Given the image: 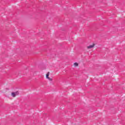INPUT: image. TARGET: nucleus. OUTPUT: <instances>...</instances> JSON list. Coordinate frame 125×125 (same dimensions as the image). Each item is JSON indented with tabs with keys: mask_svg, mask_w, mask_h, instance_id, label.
<instances>
[{
	"mask_svg": "<svg viewBox=\"0 0 125 125\" xmlns=\"http://www.w3.org/2000/svg\"><path fill=\"white\" fill-rule=\"evenodd\" d=\"M94 45H95V44H93V45L88 46L87 48L88 49H90V48H93V47H94Z\"/></svg>",
	"mask_w": 125,
	"mask_h": 125,
	"instance_id": "1",
	"label": "nucleus"
},
{
	"mask_svg": "<svg viewBox=\"0 0 125 125\" xmlns=\"http://www.w3.org/2000/svg\"><path fill=\"white\" fill-rule=\"evenodd\" d=\"M49 72H48L46 75V79H48L49 78Z\"/></svg>",
	"mask_w": 125,
	"mask_h": 125,
	"instance_id": "2",
	"label": "nucleus"
},
{
	"mask_svg": "<svg viewBox=\"0 0 125 125\" xmlns=\"http://www.w3.org/2000/svg\"><path fill=\"white\" fill-rule=\"evenodd\" d=\"M12 97H15L16 96L15 92L12 93Z\"/></svg>",
	"mask_w": 125,
	"mask_h": 125,
	"instance_id": "3",
	"label": "nucleus"
},
{
	"mask_svg": "<svg viewBox=\"0 0 125 125\" xmlns=\"http://www.w3.org/2000/svg\"><path fill=\"white\" fill-rule=\"evenodd\" d=\"M74 65H75L76 67H78V66H79V64L78 63V62H75V63H74Z\"/></svg>",
	"mask_w": 125,
	"mask_h": 125,
	"instance_id": "4",
	"label": "nucleus"
},
{
	"mask_svg": "<svg viewBox=\"0 0 125 125\" xmlns=\"http://www.w3.org/2000/svg\"><path fill=\"white\" fill-rule=\"evenodd\" d=\"M15 94L16 96L17 95H18L19 94V92L17 91V92H15Z\"/></svg>",
	"mask_w": 125,
	"mask_h": 125,
	"instance_id": "5",
	"label": "nucleus"
},
{
	"mask_svg": "<svg viewBox=\"0 0 125 125\" xmlns=\"http://www.w3.org/2000/svg\"><path fill=\"white\" fill-rule=\"evenodd\" d=\"M48 80H49V81H50L51 82H52V79L50 78H48Z\"/></svg>",
	"mask_w": 125,
	"mask_h": 125,
	"instance_id": "6",
	"label": "nucleus"
}]
</instances>
